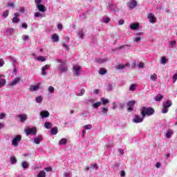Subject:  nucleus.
I'll use <instances>...</instances> for the list:
<instances>
[{"instance_id":"obj_1","label":"nucleus","mask_w":177,"mask_h":177,"mask_svg":"<svg viewBox=\"0 0 177 177\" xmlns=\"http://www.w3.org/2000/svg\"><path fill=\"white\" fill-rule=\"evenodd\" d=\"M154 113H156V111L151 107L143 106L142 109L140 110L141 115L143 118H145L146 115H153Z\"/></svg>"},{"instance_id":"obj_2","label":"nucleus","mask_w":177,"mask_h":177,"mask_svg":"<svg viewBox=\"0 0 177 177\" xmlns=\"http://www.w3.org/2000/svg\"><path fill=\"white\" fill-rule=\"evenodd\" d=\"M172 106V101L171 100H167L165 103L162 104L163 109L161 110V113L162 114H167L168 113L169 107Z\"/></svg>"},{"instance_id":"obj_3","label":"nucleus","mask_w":177,"mask_h":177,"mask_svg":"<svg viewBox=\"0 0 177 177\" xmlns=\"http://www.w3.org/2000/svg\"><path fill=\"white\" fill-rule=\"evenodd\" d=\"M82 68L78 65H74L72 68L73 74L75 77H78L81 72Z\"/></svg>"},{"instance_id":"obj_4","label":"nucleus","mask_w":177,"mask_h":177,"mask_svg":"<svg viewBox=\"0 0 177 177\" xmlns=\"http://www.w3.org/2000/svg\"><path fill=\"white\" fill-rule=\"evenodd\" d=\"M21 142V136L17 135L12 141V146H15V147H17V146H19V142Z\"/></svg>"},{"instance_id":"obj_5","label":"nucleus","mask_w":177,"mask_h":177,"mask_svg":"<svg viewBox=\"0 0 177 177\" xmlns=\"http://www.w3.org/2000/svg\"><path fill=\"white\" fill-rule=\"evenodd\" d=\"M136 104V102L135 100H131L127 102V106H128L127 111H129V113H132V111H133V106H134Z\"/></svg>"},{"instance_id":"obj_6","label":"nucleus","mask_w":177,"mask_h":177,"mask_svg":"<svg viewBox=\"0 0 177 177\" xmlns=\"http://www.w3.org/2000/svg\"><path fill=\"white\" fill-rule=\"evenodd\" d=\"M137 5H138V2L136 0H130L127 3V8H129V9H135Z\"/></svg>"},{"instance_id":"obj_7","label":"nucleus","mask_w":177,"mask_h":177,"mask_svg":"<svg viewBox=\"0 0 177 177\" xmlns=\"http://www.w3.org/2000/svg\"><path fill=\"white\" fill-rule=\"evenodd\" d=\"M26 135H37V127H32L31 129H26Z\"/></svg>"},{"instance_id":"obj_8","label":"nucleus","mask_w":177,"mask_h":177,"mask_svg":"<svg viewBox=\"0 0 177 177\" xmlns=\"http://www.w3.org/2000/svg\"><path fill=\"white\" fill-rule=\"evenodd\" d=\"M143 120H145V118H143L142 115V118H140V115H136L133 122H135V124H140V122H143Z\"/></svg>"},{"instance_id":"obj_9","label":"nucleus","mask_w":177,"mask_h":177,"mask_svg":"<svg viewBox=\"0 0 177 177\" xmlns=\"http://www.w3.org/2000/svg\"><path fill=\"white\" fill-rule=\"evenodd\" d=\"M147 19H149V21L152 24H154L157 21V18L154 17V15L152 13H149L147 16Z\"/></svg>"},{"instance_id":"obj_10","label":"nucleus","mask_w":177,"mask_h":177,"mask_svg":"<svg viewBox=\"0 0 177 177\" xmlns=\"http://www.w3.org/2000/svg\"><path fill=\"white\" fill-rule=\"evenodd\" d=\"M19 16H20V13L19 12H15L14 14V17L12 18V23L17 24L19 23V21H20Z\"/></svg>"},{"instance_id":"obj_11","label":"nucleus","mask_w":177,"mask_h":177,"mask_svg":"<svg viewBox=\"0 0 177 177\" xmlns=\"http://www.w3.org/2000/svg\"><path fill=\"white\" fill-rule=\"evenodd\" d=\"M59 71L60 73H66V71H68V68L64 64H60L59 66Z\"/></svg>"},{"instance_id":"obj_12","label":"nucleus","mask_w":177,"mask_h":177,"mask_svg":"<svg viewBox=\"0 0 177 177\" xmlns=\"http://www.w3.org/2000/svg\"><path fill=\"white\" fill-rule=\"evenodd\" d=\"M140 27L139 23H131L130 24L131 30H138Z\"/></svg>"},{"instance_id":"obj_13","label":"nucleus","mask_w":177,"mask_h":177,"mask_svg":"<svg viewBox=\"0 0 177 177\" xmlns=\"http://www.w3.org/2000/svg\"><path fill=\"white\" fill-rule=\"evenodd\" d=\"M40 115L43 118H48V117H49V115H50V113H49V111H42L40 113Z\"/></svg>"},{"instance_id":"obj_14","label":"nucleus","mask_w":177,"mask_h":177,"mask_svg":"<svg viewBox=\"0 0 177 177\" xmlns=\"http://www.w3.org/2000/svg\"><path fill=\"white\" fill-rule=\"evenodd\" d=\"M19 82H20V78L17 77L10 83V86H15V85H17Z\"/></svg>"},{"instance_id":"obj_15","label":"nucleus","mask_w":177,"mask_h":177,"mask_svg":"<svg viewBox=\"0 0 177 177\" xmlns=\"http://www.w3.org/2000/svg\"><path fill=\"white\" fill-rule=\"evenodd\" d=\"M41 140H44V138L41 136H38L37 138H35L34 139V143H35V145H39L40 142H41Z\"/></svg>"},{"instance_id":"obj_16","label":"nucleus","mask_w":177,"mask_h":177,"mask_svg":"<svg viewBox=\"0 0 177 177\" xmlns=\"http://www.w3.org/2000/svg\"><path fill=\"white\" fill-rule=\"evenodd\" d=\"M29 89H30V91H31V92L38 91V89H39V85H38V84L32 85V86H30Z\"/></svg>"},{"instance_id":"obj_17","label":"nucleus","mask_w":177,"mask_h":177,"mask_svg":"<svg viewBox=\"0 0 177 177\" xmlns=\"http://www.w3.org/2000/svg\"><path fill=\"white\" fill-rule=\"evenodd\" d=\"M37 8L38 10H39V12H44L46 10L45 6H44L42 4L37 5Z\"/></svg>"},{"instance_id":"obj_18","label":"nucleus","mask_w":177,"mask_h":177,"mask_svg":"<svg viewBox=\"0 0 177 177\" xmlns=\"http://www.w3.org/2000/svg\"><path fill=\"white\" fill-rule=\"evenodd\" d=\"M21 122H24L26 121V120H27V115H21V114H19L18 115Z\"/></svg>"},{"instance_id":"obj_19","label":"nucleus","mask_w":177,"mask_h":177,"mask_svg":"<svg viewBox=\"0 0 177 177\" xmlns=\"http://www.w3.org/2000/svg\"><path fill=\"white\" fill-rule=\"evenodd\" d=\"M99 74L101 75H104V74H107V70L104 68H101L99 70Z\"/></svg>"},{"instance_id":"obj_20","label":"nucleus","mask_w":177,"mask_h":177,"mask_svg":"<svg viewBox=\"0 0 177 177\" xmlns=\"http://www.w3.org/2000/svg\"><path fill=\"white\" fill-rule=\"evenodd\" d=\"M52 39L54 42H59V35L57 34H53L52 36Z\"/></svg>"},{"instance_id":"obj_21","label":"nucleus","mask_w":177,"mask_h":177,"mask_svg":"<svg viewBox=\"0 0 177 177\" xmlns=\"http://www.w3.org/2000/svg\"><path fill=\"white\" fill-rule=\"evenodd\" d=\"M57 127H54L51 129V135H57Z\"/></svg>"},{"instance_id":"obj_22","label":"nucleus","mask_w":177,"mask_h":177,"mask_svg":"<svg viewBox=\"0 0 177 177\" xmlns=\"http://www.w3.org/2000/svg\"><path fill=\"white\" fill-rule=\"evenodd\" d=\"M6 84V80H5V79L0 77V88H2V86H5Z\"/></svg>"},{"instance_id":"obj_23","label":"nucleus","mask_w":177,"mask_h":177,"mask_svg":"<svg viewBox=\"0 0 177 177\" xmlns=\"http://www.w3.org/2000/svg\"><path fill=\"white\" fill-rule=\"evenodd\" d=\"M46 173L45 172V170L40 171L37 175V177H46Z\"/></svg>"},{"instance_id":"obj_24","label":"nucleus","mask_w":177,"mask_h":177,"mask_svg":"<svg viewBox=\"0 0 177 177\" xmlns=\"http://www.w3.org/2000/svg\"><path fill=\"white\" fill-rule=\"evenodd\" d=\"M102 106V102H97L93 104L94 109H98Z\"/></svg>"},{"instance_id":"obj_25","label":"nucleus","mask_w":177,"mask_h":177,"mask_svg":"<svg viewBox=\"0 0 177 177\" xmlns=\"http://www.w3.org/2000/svg\"><path fill=\"white\" fill-rule=\"evenodd\" d=\"M162 97H164L162 96V95L159 94V95H158L156 96L155 100H156V102H161V100L162 99Z\"/></svg>"},{"instance_id":"obj_26","label":"nucleus","mask_w":177,"mask_h":177,"mask_svg":"<svg viewBox=\"0 0 177 177\" xmlns=\"http://www.w3.org/2000/svg\"><path fill=\"white\" fill-rule=\"evenodd\" d=\"M173 133L174 132H172L171 130H169L166 133V138H167V139H169L172 136Z\"/></svg>"},{"instance_id":"obj_27","label":"nucleus","mask_w":177,"mask_h":177,"mask_svg":"<svg viewBox=\"0 0 177 177\" xmlns=\"http://www.w3.org/2000/svg\"><path fill=\"white\" fill-rule=\"evenodd\" d=\"M44 127L45 128H46L47 129H50V128H52V124L49 122H46L44 124Z\"/></svg>"},{"instance_id":"obj_28","label":"nucleus","mask_w":177,"mask_h":177,"mask_svg":"<svg viewBox=\"0 0 177 177\" xmlns=\"http://www.w3.org/2000/svg\"><path fill=\"white\" fill-rule=\"evenodd\" d=\"M42 100H44V98H42V95H39L37 97H36L37 103H42Z\"/></svg>"},{"instance_id":"obj_29","label":"nucleus","mask_w":177,"mask_h":177,"mask_svg":"<svg viewBox=\"0 0 177 177\" xmlns=\"http://www.w3.org/2000/svg\"><path fill=\"white\" fill-rule=\"evenodd\" d=\"M66 143H67V139L66 138H62L59 142V144L61 145H66Z\"/></svg>"},{"instance_id":"obj_30","label":"nucleus","mask_w":177,"mask_h":177,"mask_svg":"<svg viewBox=\"0 0 177 177\" xmlns=\"http://www.w3.org/2000/svg\"><path fill=\"white\" fill-rule=\"evenodd\" d=\"M102 111L104 115H107V111H109V107L102 108Z\"/></svg>"},{"instance_id":"obj_31","label":"nucleus","mask_w":177,"mask_h":177,"mask_svg":"<svg viewBox=\"0 0 177 177\" xmlns=\"http://www.w3.org/2000/svg\"><path fill=\"white\" fill-rule=\"evenodd\" d=\"M151 81H157V74L153 73L151 75Z\"/></svg>"},{"instance_id":"obj_32","label":"nucleus","mask_w":177,"mask_h":177,"mask_svg":"<svg viewBox=\"0 0 177 177\" xmlns=\"http://www.w3.org/2000/svg\"><path fill=\"white\" fill-rule=\"evenodd\" d=\"M11 164H16L17 162V159L15 158V156L10 157Z\"/></svg>"},{"instance_id":"obj_33","label":"nucleus","mask_w":177,"mask_h":177,"mask_svg":"<svg viewBox=\"0 0 177 177\" xmlns=\"http://www.w3.org/2000/svg\"><path fill=\"white\" fill-rule=\"evenodd\" d=\"M115 68H116V70H122V68H125V65H124V64L118 65L115 67Z\"/></svg>"},{"instance_id":"obj_34","label":"nucleus","mask_w":177,"mask_h":177,"mask_svg":"<svg viewBox=\"0 0 177 177\" xmlns=\"http://www.w3.org/2000/svg\"><path fill=\"white\" fill-rule=\"evenodd\" d=\"M21 165L24 169L28 168V163L26 161H24L21 163Z\"/></svg>"},{"instance_id":"obj_35","label":"nucleus","mask_w":177,"mask_h":177,"mask_svg":"<svg viewBox=\"0 0 177 177\" xmlns=\"http://www.w3.org/2000/svg\"><path fill=\"white\" fill-rule=\"evenodd\" d=\"M37 60H38L39 62H45L46 59H45V57L40 56L37 57Z\"/></svg>"},{"instance_id":"obj_36","label":"nucleus","mask_w":177,"mask_h":177,"mask_svg":"<svg viewBox=\"0 0 177 177\" xmlns=\"http://www.w3.org/2000/svg\"><path fill=\"white\" fill-rule=\"evenodd\" d=\"M35 17H45V15H42L41 12H35Z\"/></svg>"},{"instance_id":"obj_37","label":"nucleus","mask_w":177,"mask_h":177,"mask_svg":"<svg viewBox=\"0 0 177 177\" xmlns=\"http://www.w3.org/2000/svg\"><path fill=\"white\" fill-rule=\"evenodd\" d=\"M168 62V59H167V57H163L161 59V64H165L166 63Z\"/></svg>"},{"instance_id":"obj_38","label":"nucleus","mask_w":177,"mask_h":177,"mask_svg":"<svg viewBox=\"0 0 177 177\" xmlns=\"http://www.w3.org/2000/svg\"><path fill=\"white\" fill-rule=\"evenodd\" d=\"M135 89H136V85L131 84L129 87V91H131V92H133V91H135Z\"/></svg>"},{"instance_id":"obj_39","label":"nucleus","mask_w":177,"mask_h":177,"mask_svg":"<svg viewBox=\"0 0 177 177\" xmlns=\"http://www.w3.org/2000/svg\"><path fill=\"white\" fill-rule=\"evenodd\" d=\"M48 92H50V93H55V88L52 86H49Z\"/></svg>"},{"instance_id":"obj_40","label":"nucleus","mask_w":177,"mask_h":177,"mask_svg":"<svg viewBox=\"0 0 177 177\" xmlns=\"http://www.w3.org/2000/svg\"><path fill=\"white\" fill-rule=\"evenodd\" d=\"M78 35H79L80 38H82V39H84V31L83 30L79 31Z\"/></svg>"},{"instance_id":"obj_41","label":"nucleus","mask_w":177,"mask_h":177,"mask_svg":"<svg viewBox=\"0 0 177 177\" xmlns=\"http://www.w3.org/2000/svg\"><path fill=\"white\" fill-rule=\"evenodd\" d=\"M49 68H50V65L46 64L41 68V70H45V71H46V70H49Z\"/></svg>"},{"instance_id":"obj_42","label":"nucleus","mask_w":177,"mask_h":177,"mask_svg":"<svg viewBox=\"0 0 177 177\" xmlns=\"http://www.w3.org/2000/svg\"><path fill=\"white\" fill-rule=\"evenodd\" d=\"M102 104L106 105L109 103V99H103L102 98Z\"/></svg>"},{"instance_id":"obj_43","label":"nucleus","mask_w":177,"mask_h":177,"mask_svg":"<svg viewBox=\"0 0 177 177\" xmlns=\"http://www.w3.org/2000/svg\"><path fill=\"white\" fill-rule=\"evenodd\" d=\"M137 67L140 68H145V64L143 62H140L138 64Z\"/></svg>"},{"instance_id":"obj_44","label":"nucleus","mask_w":177,"mask_h":177,"mask_svg":"<svg viewBox=\"0 0 177 177\" xmlns=\"http://www.w3.org/2000/svg\"><path fill=\"white\" fill-rule=\"evenodd\" d=\"M9 16V10H6L3 13V17H8Z\"/></svg>"},{"instance_id":"obj_45","label":"nucleus","mask_w":177,"mask_h":177,"mask_svg":"<svg viewBox=\"0 0 177 177\" xmlns=\"http://www.w3.org/2000/svg\"><path fill=\"white\" fill-rule=\"evenodd\" d=\"M84 129H92V124H86L84 126Z\"/></svg>"},{"instance_id":"obj_46","label":"nucleus","mask_w":177,"mask_h":177,"mask_svg":"<svg viewBox=\"0 0 177 177\" xmlns=\"http://www.w3.org/2000/svg\"><path fill=\"white\" fill-rule=\"evenodd\" d=\"M97 63H104V62H106V59H102L100 58L97 59L96 60Z\"/></svg>"},{"instance_id":"obj_47","label":"nucleus","mask_w":177,"mask_h":177,"mask_svg":"<svg viewBox=\"0 0 177 177\" xmlns=\"http://www.w3.org/2000/svg\"><path fill=\"white\" fill-rule=\"evenodd\" d=\"M8 8H15V3L10 2L7 4Z\"/></svg>"},{"instance_id":"obj_48","label":"nucleus","mask_w":177,"mask_h":177,"mask_svg":"<svg viewBox=\"0 0 177 177\" xmlns=\"http://www.w3.org/2000/svg\"><path fill=\"white\" fill-rule=\"evenodd\" d=\"M84 92H85V89L82 88L80 93L77 94V96H82V95H84Z\"/></svg>"},{"instance_id":"obj_49","label":"nucleus","mask_w":177,"mask_h":177,"mask_svg":"<svg viewBox=\"0 0 177 177\" xmlns=\"http://www.w3.org/2000/svg\"><path fill=\"white\" fill-rule=\"evenodd\" d=\"M5 64V61H3V59H0V67H3V65Z\"/></svg>"},{"instance_id":"obj_50","label":"nucleus","mask_w":177,"mask_h":177,"mask_svg":"<svg viewBox=\"0 0 177 177\" xmlns=\"http://www.w3.org/2000/svg\"><path fill=\"white\" fill-rule=\"evenodd\" d=\"M6 117V114L5 113H0V120H3Z\"/></svg>"},{"instance_id":"obj_51","label":"nucleus","mask_w":177,"mask_h":177,"mask_svg":"<svg viewBox=\"0 0 177 177\" xmlns=\"http://www.w3.org/2000/svg\"><path fill=\"white\" fill-rule=\"evenodd\" d=\"M62 46H64V48H66V50H70V47H68V45H66L64 43H63Z\"/></svg>"},{"instance_id":"obj_52","label":"nucleus","mask_w":177,"mask_h":177,"mask_svg":"<svg viewBox=\"0 0 177 177\" xmlns=\"http://www.w3.org/2000/svg\"><path fill=\"white\" fill-rule=\"evenodd\" d=\"M22 28H25L27 29V28L28 27V25H27V24L26 23H23L21 25Z\"/></svg>"},{"instance_id":"obj_53","label":"nucleus","mask_w":177,"mask_h":177,"mask_svg":"<svg viewBox=\"0 0 177 177\" xmlns=\"http://www.w3.org/2000/svg\"><path fill=\"white\" fill-rule=\"evenodd\" d=\"M36 5H41L42 0H35Z\"/></svg>"},{"instance_id":"obj_54","label":"nucleus","mask_w":177,"mask_h":177,"mask_svg":"<svg viewBox=\"0 0 177 177\" xmlns=\"http://www.w3.org/2000/svg\"><path fill=\"white\" fill-rule=\"evenodd\" d=\"M174 45H176V41H171L169 44V46H173Z\"/></svg>"},{"instance_id":"obj_55","label":"nucleus","mask_w":177,"mask_h":177,"mask_svg":"<svg viewBox=\"0 0 177 177\" xmlns=\"http://www.w3.org/2000/svg\"><path fill=\"white\" fill-rule=\"evenodd\" d=\"M44 171H46V172H50V171H52V167H46L44 168Z\"/></svg>"},{"instance_id":"obj_56","label":"nucleus","mask_w":177,"mask_h":177,"mask_svg":"<svg viewBox=\"0 0 177 177\" xmlns=\"http://www.w3.org/2000/svg\"><path fill=\"white\" fill-rule=\"evenodd\" d=\"M125 46H129H129H131V45H128V44H127V45L120 46L119 48H118V49H119V50H121V49H122L123 48H125Z\"/></svg>"},{"instance_id":"obj_57","label":"nucleus","mask_w":177,"mask_h":177,"mask_svg":"<svg viewBox=\"0 0 177 177\" xmlns=\"http://www.w3.org/2000/svg\"><path fill=\"white\" fill-rule=\"evenodd\" d=\"M124 107H125V104H120V106H119V109L122 110V109H124Z\"/></svg>"},{"instance_id":"obj_58","label":"nucleus","mask_w":177,"mask_h":177,"mask_svg":"<svg viewBox=\"0 0 177 177\" xmlns=\"http://www.w3.org/2000/svg\"><path fill=\"white\" fill-rule=\"evenodd\" d=\"M57 28H59V30H62L63 29V25L62 24H59L57 25Z\"/></svg>"},{"instance_id":"obj_59","label":"nucleus","mask_w":177,"mask_h":177,"mask_svg":"<svg viewBox=\"0 0 177 177\" xmlns=\"http://www.w3.org/2000/svg\"><path fill=\"white\" fill-rule=\"evenodd\" d=\"M118 23H119V26H122V24H124V20L120 19Z\"/></svg>"},{"instance_id":"obj_60","label":"nucleus","mask_w":177,"mask_h":177,"mask_svg":"<svg viewBox=\"0 0 177 177\" xmlns=\"http://www.w3.org/2000/svg\"><path fill=\"white\" fill-rule=\"evenodd\" d=\"M71 176V173H64L65 177H70Z\"/></svg>"},{"instance_id":"obj_61","label":"nucleus","mask_w":177,"mask_h":177,"mask_svg":"<svg viewBox=\"0 0 177 177\" xmlns=\"http://www.w3.org/2000/svg\"><path fill=\"white\" fill-rule=\"evenodd\" d=\"M119 153H120V154H121L122 156H124V149H119Z\"/></svg>"},{"instance_id":"obj_62","label":"nucleus","mask_w":177,"mask_h":177,"mask_svg":"<svg viewBox=\"0 0 177 177\" xmlns=\"http://www.w3.org/2000/svg\"><path fill=\"white\" fill-rule=\"evenodd\" d=\"M109 21H110V18H106V19H104V23L107 24V23H109Z\"/></svg>"},{"instance_id":"obj_63","label":"nucleus","mask_w":177,"mask_h":177,"mask_svg":"<svg viewBox=\"0 0 177 177\" xmlns=\"http://www.w3.org/2000/svg\"><path fill=\"white\" fill-rule=\"evenodd\" d=\"M120 176L124 177L125 176V171H122L120 173Z\"/></svg>"},{"instance_id":"obj_64","label":"nucleus","mask_w":177,"mask_h":177,"mask_svg":"<svg viewBox=\"0 0 177 177\" xmlns=\"http://www.w3.org/2000/svg\"><path fill=\"white\" fill-rule=\"evenodd\" d=\"M41 75H46V71L41 70Z\"/></svg>"}]
</instances>
